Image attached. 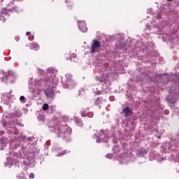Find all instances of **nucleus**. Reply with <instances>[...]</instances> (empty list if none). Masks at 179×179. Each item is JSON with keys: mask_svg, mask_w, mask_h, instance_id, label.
<instances>
[{"mask_svg": "<svg viewBox=\"0 0 179 179\" xmlns=\"http://www.w3.org/2000/svg\"><path fill=\"white\" fill-rule=\"evenodd\" d=\"M41 81L37 80L34 78H31L29 80V89H31V90H34V92H36V90H38V85H40Z\"/></svg>", "mask_w": 179, "mask_h": 179, "instance_id": "obj_1", "label": "nucleus"}, {"mask_svg": "<svg viewBox=\"0 0 179 179\" xmlns=\"http://www.w3.org/2000/svg\"><path fill=\"white\" fill-rule=\"evenodd\" d=\"M78 27L83 33H86V31H87V27H86V22L85 21H79Z\"/></svg>", "mask_w": 179, "mask_h": 179, "instance_id": "obj_2", "label": "nucleus"}, {"mask_svg": "<svg viewBox=\"0 0 179 179\" xmlns=\"http://www.w3.org/2000/svg\"><path fill=\"white\" fill-rule=\"evenodd\" d=\"M100 45H101L100 42L97 41H93V44L92 45V48H91L92 52H94V51H96V50H97V48H99Z\"/></svg>", "mask_w": 179, "mask_h": 179, "instance_id": "obj_3", "label": "nucleus"}, {"mask_svg": "<svg viewBox=\"0 0 179 179\" xmlns=\"http://www.w3.org/2000/svg\"><path fill=\"white\" fill-rule=\"evenodd\" d=\"M6 17H8V10H6V9H3L1 11L0 20H1L2 22H5V19H6Z\"/></svg>", "mask_w": 179, "mask_h": 179, "instance_id": "obj_4", "label": "nucleus"}, {"mask_svg": "<svg viewBox=\"0 0 179 179\" xmlns=\"http://www.w3.org/2000/svg\"><path fill=\"white\" fill-rule=\"evenodd\" d=\"M123 114H124V117H129L132 114V111L129 108H126L123 109Z\"/></svg>", "mask_w": 179, "mask_h": 179, "instance_id": "obj_5", "label": "nucleus"}, {"mask_svg": "<svg viewBox=\"0 0 179 179\" xmlns=\"http://www.w3.org/2000/svg\"><path fill=\"white\" fill-rule=\"evenodd\" d=\"M5 78H6V73L3 72V71H0V78L1 82H3V79H5Z\"/></svg>", "mask_w": 179, "mask_h": 179, "instance_id": "obj_6", "label": "nucleus"}, {"mask_svg": "<svg viewBox=\"0 0 179 179\" xmlns=\"http://www.w3.org/2000/svg\"><path fill=\"white\" fill-rule=\"evenodd\" d=\"M13 161L10 159H8V162H6L5 164V166L8 168H10V166H13Z\"/></svg>", "mask_w": 179, "mask_h": 179, "instance_id": "obj_7", "label": "nucleus"}, {"mask_svg": "<svg viewBox=\"0 0 179 179\" xmlns=\"http://www.w3.org/2000/svg\"><path fill=\"white\" fill-rule=\"evenodd\" d=\"M100 133L102 134L99 136V139L96 140V142H104V141H103L104 139V134H103V131H101Z\"/></svg>", "mask_w": 179, "mask_h": 179, "instance_id": "obj_8", "label": "nucleus"}, {"mask_svg": "<svg viewBox=\"0 0 179 179\" xmlns=\"http://www.w3.org/2000/svg\"><path fill=\"white\" fill-rule=\"evenodd\" d=\"M45 94H46V96H48V97H52V96H53V94H54V92H52V91H46L45 92Z\"/></svg>", "mask_w": 179, "mask_h": 179, "instance_id": "obj_9", "label": "nucleus"}, {"mask_svg": "<svg viewBox=\"0 0 179 179\" xmlns=\"http://www.w3.org/2000/svg\"><path fill=\"white\" fill-rule=\"evenodd\" d=\"M31 48H33V50H35L36 51H37V50L40 49V46H38V45L34 43V44H32Z\"/></svg>", "mask_w": 179, "mask_h": 179, "instance_id": "obj_10", "label": "nucleus"}, {"mask_svg": "<svg viewBox=\"0 0 179 179\" xmlns=\"http://www.w3.org/2000/svg\"><path fill=\"white\" fill-rule=\"evenodd\" d=\"M48 108H50V106H48V103H44V105L42 107V109L44 110V111H47Z\"/></svg>", "mask_w": 179, "mask_h": 179, "instance_id": "obj_11", "label": "nucleus"}, {"mask_svg": "<svg viewBox=\"0 0 179 179\" xmlns=\"http://www.w3.org/2000/svg\"><path fill=\"white\" fill-rule=\"evenodd\" d=\"M20 100L21 103H26V99H24V96H21L20 97Z\"/></svg>", "mask_w": 179, "mask_h": 179, "instance_id": "obj_12", "label": "nucleus"}, {"mask_svg": "<svg viewBox=\"0 0 179 179\" xmlns=\"http://www.w3.org/2000/svg\"><path fill=\"white\" fill-rule=\"evenodd\" d=\"M29 178H34V173H30L29 176Z\"/></svg>", "mask_w": 179, "mask_h": 179, "instance_id": "obj_13", "label": "nucleus"}, {"mask_svg": "<svg viewBox=\"0 0 179 179\" xmlns=\"http://www.w3.org/2000/svg\"><path fill=\"white\" fill-rule=\"evenodd\" d=\"M106 157H108V159H113V155L108 154V155H106Z\"/></svg>", "mask_w": 179, "mask_h": 179, "instance_id": "obj_14", "label": "nucleus"}, {"mask_svg": "<svg viewBox=\"0 0 179 179\" xmlns=\"http://www.w3.org/2000/svg\"><path fill=\"white\" fill-rule=\"evenodd\" d=\"M26 34H27V36H30V32L27 31V32L26 33Z\"/></svg>", "mask_w": 179, "mask_h": 179, "instance_id": "obj_15", "label": "nucleus"}, {"mask_svg": "<svg viewBox=\"0 0 179 179\" xmlns=\"http://www.w3.org/2000/svg\"><path fill=\"white\" fill-rule=\"evenodd\" d=\"M64 155V151H62V154L59 155V156H62Z\"/></svg>", "mask_w": 179, "mask_h": 179, "instance_id": "obj_16", "label": "nucleus"}, {"mask_svg": "<svg viewBox=\"0 0 179 179\" xmlns=\"http://www.w3.org/2000/svg\"><path fill=\"white\" fill-rule=\"evenodd\" d=\"M69 76H70V78H72V76H71V75H69Z\"/></svg>", "mask_w": 179, "mask_h": 179, "instance_id": "obj_17", "label": "nucleus"}, {"mask_svg": "<svg viewBox=\"0 0 179 179\" xmlns=\"http://www.w3.org/2000/svg\"><path fill=\"white\" fill-rule=\"evenodd\" d=\"M167 1H173V0H167Z\"/></svg>", "mask_w": 179, "mask_h": 179, "instance_id": "obj_18", "label": "nucleus"}]
</instances>
